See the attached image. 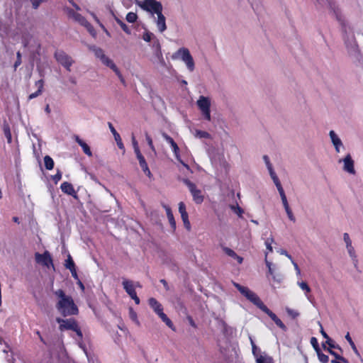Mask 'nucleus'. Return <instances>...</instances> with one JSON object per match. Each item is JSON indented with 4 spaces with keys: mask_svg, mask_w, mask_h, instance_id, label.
<instances>
[{
    "mask_svg": "<svg viewBox=\"0 0 363 363\" xmlns=\"http://www.w3.org/2000/svg\"><path fill=\"white\" fill-rule=\"evenodd\" d=\"M75 141L82 147L84 152L89 157L92 156V152L89 147V145L84 142L82 139L79 138V136H74Z\"/></svg>",
    "mask_w": 363,
    "mask_h": 363,
    "instance_id": "obj_22",
    "label": "nucleus"
},
{
    "mask_svg": "<svg viewBox=\"0 0 363 363\" xmlns=\"http://www.w3.org/2000/svg\"><path fill=\"white\" fill-rule=\"evenodd\" d=\"M255 360L256 363H275L273 358L267 353L263 355H259Z\"/></svg>",
    "mask_w": 363,
    "mask_h": 363,
    "instance_id": "obj_27",
    "label": "nucleus"
},
{
    "mask_svg": "<svg viewBox=\"0 0 363 363\" xmlns=\"http://www.w3.org/2000/svg\"><path fill=\"white\" fill-rule=\"evenodd\" d=\"M42 92H40V91H36L34 93H32L30 94L29 96H28V100H31V99H33L36 97H38L39 95L41 94Z\"/></svg>",
    "mask_w": 363,
    "mask_h": 363,
    "instance_id": "obj_63",
    "label": "nucleus"
},
{
    "mask_svg": "<svg viewBox=\"0 0 363 363\" xmlns=\"http://www.w3.org/2000/svg\"><path fill=\"white\" fill-rule=\"evenodd\" d=\"M323 348L325 351L328 352L330 354L335 357L336 359H338L344 363H348V360L343 357L342 356L339 355L335 352L333 351L330 348H327L325 345H323Z\"/></svg>",
    "mask_w": 363,
    "mask_h": 363,
    "instance_id": "obj_29",
    "label": "nucleus"
},
{
    "mask_svg": "<svg viewBox=\"0 0 363 363\" xmlns=\"http://www.w3.org/2000/svg\"><path fill=\"white\" fill-rule=\"evenodd\" d=\"M274 184L279 193V195L280 196H281L282 195H286L285 193H284V189L280 183V181H278L277 182H274Z\"/></svg>",
    "mask_w": 363,
    "mask_h": 363,
    "instance_id": "obj_53",
    "label": "nucleus"
},
{
    "mask_svg": "<svg viewBox=\"0 0 363 363\" xmlns=\"http://www.w3.org/2000/svg\"><path fill=\"white\" fill-rule=\"evenodd\" d=\"M182 220L184 223V227L188 230H190L191 229V224L189 220V216L187 213H182L181 214Z\"/></svg>",
    "mask_w": 363,
    "mask_h": 363,
    "instance_id": "obj_36",
    "label": "nucleus"
},
{
    "mask_svg": "<svg viewBox=\"0 0 363 363\" xmlns=\"http://www.w3.org/2000/svg\"><path fill=\"white\" fill-rule=\"evenodd\" d=\"M347 254L349 257H350L353 264L354 267H357L358 264V259L357 255L355 251L354 247H353L352 244L347 245L345 246Z\"/></svg>",
    "mask_w": 363,
    "mask_h": 363,
    "instance_id": "obj_19",
    "label": "nucleus"
},
{
    "mask_svg": "<svg viewBox=\"0 0 363 363\" xmlns=\"http://www.w3.org/2000/svg\"><path fill=\"white\" fill-rule=\"evenodd\" d=\"M343 240L345 244V246L347 245L352 244V240L350 239V237L347 233H343Z\"/></svg>",
    "mask_w": 363,
    "mask_h": 363,
    "instance_id": "obj_55",
    "label": "nucleus"
},
{
    "mask_svg": "<svg viewBox=\"0 0 363 363\" xmlns=\"http://www.w3.org/2000/svg\"><path fill=\"white\" fill-rule=\"evenodd\" d=\"M247 300H249L253 304L257 306L259 309L264 305L263 302L260 300L259 296L255 293H254L252 291L250 296L248 297Z\"/></svg>",
    "mask_w": 363,
    "mask_h": 363,
    "instance_id": "obj_24",
    "label": "nucleus"
},
{
    "mask_svg": "<svg viewBox=\"0 0 363 363\" xmlns=\"http://www.w3.org/2000/svg\"><path fill=\"white\" fill-rule=\"evenodd\" d=\"M138 161H139V164H140V167L142 168L143 171L144 172V173L148 177H152V174L148 168V166H147V164L144 158V157H140L139 159H138Z\"/></svg>",
    "mask_w": 363,
    "mask_h": 363,
    "instance_id": "obj_26",
    "label": "nucleus"
},
{
    "mask_svg": "<svg viewBox=\"0 0 363 363\" xmlns=\"http://www.w3.org/2000/svg\"><path fill=\"white\" fill-rule=\"evenodd\" d=\"M92 50L96 57L98 58L104 66L110 68L116 74L123 86H126L125 79L113 60L107 56L101 48L94 47Z\"/></svg>",
    "mask_w": 363,
    "mask_h": 363,
    "instance_id": "obj_3",
    "label": "nucleus"
},
{
    "mask_svg": "<svg viewBox=\"0 0 363 363\" xmlns=\"http://www.w3.org/2000/svg\"><path fill=\"white\" fill-rule=\"evenodd\" d=\"M44 163H45V168L47 169L51 170V169H53V167H54V161H53V160L50 156L46 155L44 157Z\"/></svg>",
    "mask_w": 363,
    "mask_h": 363,
    "instance_id": "obj_32",
    "label": "nucleus"
},
{
    "mask_svg": "<svg viewBox=\"0 0 363 363\" xmlns=\"http://www.w3.org/2000/svg\"><path fill=\"white\" fill-rule=\"evenodd\" d=\"M172 151L174 154V156L176 157V159L184 166L185 167L186 169H189V166L185 164L182 160H181V157H180V155H179V148L178 147L177 145H176L175 146L172 147Z\"/></svg>",
    "mask_w": 363,
    "mask_h": 363,
    "instance_id": "obj_31",
    "label": "nucleus"
},
{
    "mask_svg": "<svg viewBox=\"0 0 363 363\" xmlns=\"http://www.w3.org/2000/svg\"><path fill=\"white\" fill-rule=\"evenodd\" d=\"M152 46L154 48V52H153V56L151 59L152 62L153 63H157L162 67L166 66V62L164 61V59L163 57V55H162V53L161 51V47H160V43L157 40H155L153 43Z\"/></svg>",
    "mask_w": 363,
    "mask_h": 363,
    "instance_id": "obj_13",
    "label": "nucleus"
},
{
    "mask_svg": "<svg viewBox=\"0 0 363 363\" xmlns=\"http://www.w3.org/2000/svg\"><path fill=\"white\" fill-rule=\"evenodd\" d=\"M62 179V173L60 170H57V174L52 177V180L57 184Z\"/></svg>",
    "mask_w": 363,
    "mask_h": 363,
    "instance_id": "obj_57",
    "label": "nucleus"
},
{
    "mask_svg": "<svg viewBox=\"0 0 363 363\" xmlns=\"http://www.w3.org/2000/svg\"><path fill=\"white\" fill-rule=\"evenodd\" d=\"M286 311L287 314L293 318H296V317H298L299 315V313L297 311L291 309L289 307L286 308Z\"/></svg>",
    "mask_w": 363,
    "mask_h": 363,
    "instance_id": "obj_45",
    "label": "nucleus"
},
{
    "mask_svg": "<svg viewBox=\"0 0 363 363\" xmlns=\"http://www.w3.org/2000/svg\"><path fill=\"white\" fill-rule=\"evenodd\" d=\"M55 57L67 71H71L70 67L74 63V60L70 56L63 51H57L55 53Z\"/></svg>",
    "mask_w": 363,
    "mask_h": 363,
    "instance_id": "obj_11",
    "label": "nucleus"
},
{
    "mask_svg": "<svg viewBox=\"0 0 363 363\" xmlns=\"http://www.w3.org/2000/svg\"><path fill=\"white\" fill-rule=\"evenodd\" d=\"M297 285L300 287V289L304 292V294L308 300L310 301V297L308 294L311 293V289L310 286L306 281H297Z\"/></svg>",
    "mask_w": 363,
    "mask_h": 363,
    "instance_id": "obj_25",
    "label": "nucleus"
},
{
    "mask_svg": "<svg viewBox=\"0 0 363 363\" xmlns=\"http://www.w3.org/2000/svg\"><path fill=\"white\" fill-rule=\"evenodd\" d=\"M65 11L69 18L72 19L74 21L78 23L81 26L85 27L87 31L93 36H96V32L95 31L93 26L86 21V19L82 16L80 13L74 11L73 9L69 8H65Z\"/></svg>",
    "mask_w": 363,
    "mask_h": 363,
    "instance_id": "obj_5",
    "label": "nucleus"
},
{
    "mask_svg": "<svg viewBox=\"0 0 363 363\" xmlns=\"http://www.w3.org/2000/svg\"><path fill=\"white\" fill-rule=\"evenodd\" d=\"M65 267L69 270L75 268L74 262L72 260V257L70 255H68V257L66 260Z\"/></svg>",
    "mask_w": 363,
    "mask_h": 363,
    "instance_id": "obj_41",
    "label": "nucleus"
},
{
    "mask_svg": "<svg viewBox=\"0 0 363 363\" xmlns=\"http://www.w3.org/2000/svg\"><path fill=\"white\" fill-rule=\"evenodd\" d=\"M17 60L16 61L14 64V68L16 69L17 67H18L21 64V55L20 52H18L17 54Z\"/></svg>",
    "mask_w": 363,
    "mask_h": 363,
    "instance_id": "obj_59",
    "label": "nucleus"
},
{
    "mask_svg": "<svg viewBox=\"0 0 363 363\" xmlns=\"http://www.w3.org/2000/svg\"><path fill=\"white\" fill-rule=\"evenodd\" d=\"M267 169L269 171L270 177H271L272 179L273 180L274 183L279 181L278 177L277 176L276 173L274 172V171L273 169V167Z\"/></svg>",
    "mask_w": 363,
    "mask_h": 363,
    "instance_id": "obj_49",
    "label": "nucleus"
},
{
    "mask_svg": "<svg viewBox=\"0 0 363 363\" xmlns=\"http://www.w3.org/2000/svg\"><path fill=\"white\" fill-rule=\"evenodd\" d=\"M172 151L174 154V156L176 157V159L184 166L185 167L186 169H189V166L185 164L182 160H181V157H180V155H179V148L178 147L177 145H176L175 146L172 147Z\"/></svg>",
    "mask_w": 363,
    "mask_h": 363,
    "instance_id": "obj_30",
    "label": "nucleus"
},
{
    "mask_svg": "<svg viewBox=\"0 0 363 363\" xmlns=\"http://www.w3.org/2000/svg\"><path fill=\"white\" fill-rule=\"evenodd\" d=\"M4 134H5V136L7 139V142L9 143H11V140H12V138H11V131H10V129L9 127H5L4 128Z\"/></svg>",
    "mask_w": 363,
    "mask_h": 363,
    "instance_id": "obj_48",
    "label": "nucleus"
},
{
    "mask_svg": "<svg viewBox=\"0 0 363 363\" xmlns=\"http://www.w3.org/2000/svg\"><path fill=\"white\" fill-rule=\"evenodd\" d=\"M171 58L173 60H181L183 62L189 72L194 71L195 62L188 48L184 47L179 48L172 55Z\"/></svg>",
    "mask_w": 363,
    "mask_h": 363,
    "instance_id": "obj_4",
    "label": "nucleus"
},
{
    "mask_svg": "<svg viewBox=\"0 0 363 363\" xmlns=\"http://www.w3.org/2000/svg\"><path fill=\"white\" fill-rule=\"evenodd\" d=\"M274 322L279 328H281L282 329H285L286 328V326L284 325V324L282 323V321L279 318L277 319H276Z\"/></svg>",
    "mask_w": 363,
    "mask_h": 363,
    "instance_id": "obj_64",
    "label": "nucleus"
},
{
    "mask_svg": "<svg viewBox=\"0 0 363 363\" xmlns=\"http://www.w3.org/2000/svg\"><path fill=\"white\" fill-rule=\"evenodd\" d=\"M129 316H130V319L133 321H134L137 325L140 324V323L138 320L137 313L131 308H130V309H129Z\"/></svg>",
    "mask_w": 363,
    "mask_h": 363,
    "instance_id": "obj_44",
    "label": "nucleus"
},
{
    "mask_svg": "<svg viewBox=\"0 0 363 363\" xmlns=\"http://www.w3.org/2000/svg\"><path fill=\"white\" fill-rule=\"evenodd\" d=\"M183 182L189 188L194 201L198 204L201 203L203 201V196L201 190L198 189L196 185L187 179H184Z\"/></svg>",
    "mask_w": 363,
    "mask_h": 363,
    "instance_id": "obj_12",
    "label": "nucleus"
},
{
    "mask_svg": "<svg viewBox=\"0 0 363 363\" xmlns=\"http://www.w3.org/2000/svg\"><path fill=\"white\" fill-rule=\"evenodd\" d=\"M60 189L62 191L64 192L65 194L73 196L74 198L77 197L74 187L70 183L67 182H63L60 186Z\"/></svg>",
    "mask_w": 363,
    "mask_h": 363,
    "instance_id": "obj_20",
    "label": "nucleus"
},
{
    "mask_svg": "<svg viewBox=\"0 0 363 363\" xmlns=\"http://www.w3.org/2000/svg\"><path fill=\"white\" fill-rule=\"evenodd\" d=\"M126 21L129 23H134L136 21L137 18H138V16L134 12H129L127 15H126Z\"/></svg>",
    "mask_w": 363,
    "mask_h": 363,
    "instance_id": "obj_40",
    "label": "nucleus"
},
{
    "mask_svg": "<svg viewBox=\"0 0 363 363\" xmlns=\"http://www.w3.org/2000/svg\"><path fill=\"white\" fill-rule=\"evenodd\" d=\"M156 15L157 19H155V22L157 24V27L158 28V30L160 33H162L167 29L166 18L162 14V11Z\"/></svg>",
    "mask_w": 363,
    "mask_h": 363,
    "instance_id": "obj_18",
    "label": "nucleus"
},
{
    "mask_svg": "<svg viewBox=\"0 0 363 363\" xmlns=\"http://www.w3.org/2000/svg\"><path fill=\"white\" fill-rule=\"evenodd\" d=\"M267 255L268 252H266L264 262L268 268V274L272 277L273 281L280 284L283 279V276L277 271L276 265L267 259Z\"/></svg>",
    "mask_w": 363,
    "mask_h": 363,
    "instance_id": "obj_10",
    "label": "nucleus"
},
{
    "mask_svg": "<svg viewBox=\"0 0 363 363\" xmlns=\"http://www.w3.org/2000/svg\"><path fill=\"white\" fill-rule=\"evenodd\" d=\"M179 212L180 214L187 213L186 211V206L184 202H179Z\"/></svg>",
    "mask_w": 363,
    "mask_h": 363,
    "instance_id": "obj_58",
    "label": "nucleus"
},
{
    "mask_svg": "<svg viewBox=\"0 0 363 363\" xmlns=\"http://www.w3.org/2000/svg\"><path fill=\"white\" fill-rule=\"evenodd\" d=\"M233 284L240 291V293L242 295H243L244 296H245V294L250 290L249 288H247L246 286H241L240 284H238L236 282L233 281Z\"/></svg>",
    "mask_w": 363,
    "mask_h": 363,
    "instance_id": "obj_34",
    "label": "nucleus"
},
{
    "mask_svg": "<svg viewBox=\"0 0 363 363\" xmlns=\"http://www.w3.org/2000/svg\"><path fill=\"white\" fill-rule=\"evenodd\" d=\"M30 1L32 4L33 8L35 9H38L42 2V0H30Z\"/></svg>",
    "mask_w": 363,
    "mask_h": 363,
    "instance_id": "obj_60",
    "label": "nucleus"
},
{
    "mask_svg": "<svg viewBox=\"0 0 363 363\" xmlns=\"http://www.w3.org/2000/svg\"><path fill=\"white\" fill-rule=\"evenodd\" d=\"M194 136L198 138H210L211 135L206 132L200 130H196L194 133Z\"/></svg>",
    "mask_w": 363,
    "mask_h": 363,
    "instance_id": "obj_35",
    "label": "nucleus"
},
{
    "mask_svg": "<svg viewBox=\"0 0 363 363\" xmlns=\"http://www.w3.org/2000/svg\"><path fill=\"white\" fill-rule=\"evenodd\" d=\"M338 162L343 163L342 169L345 172L351 174H355V169L354 167V162L350 154H347L343 159L339 160Z\"/></svg>",
    "mask_w": 363,
    "mask_h": 363,
    "instance_id": "obj_15",
    "label": "nucleus"
},
{
    "mask_svg": "<svg viewBox=\"0 0 363 363\" xmlns=\"http://www.w3.org/2000/svg\"><path fill=\"white\" fill-rule=\"evenodd\" d=\"M138 6L152 14H157L162 11V5L157 0H144L143 2H138Z\"/></svg>",
    "mask_w": 363,
    "mask_h": 363,
    "instance_id": "obj_8",
    "label": "nucleus"
},
{
    "mask_svg": "<svg viewBox=\"0 0 363 363\" xmlns=\"http://www.w3.org/2000/svg\"><path fill=\"white\" fill-rule=\"evenodd\" d=\"M117 23L120 25L121 28L123 30L124 32H125L127 34H130V28L124 23L123 21H121L119 19L116 20Z\"/></svg>",
    "mask_w": 363,
    "mask_h": 363,
    "instance_id": "obj_47",
    "label": "nucleus"
},
{
    "mask_svg": "<svg viewBox=\"0 0 363 363\" xmlns=\"http://www.w3.org/2000/svg\"><path fill=\"white\" fill-rule=\"evenodd\" d=\"M123 286L125 292L130 296V297L134 300L136 304L140 303V298L138 297L135 290V285L133 281L123 279L122 282Z\"/></svg>",
    "mask_w": 363,
    "mask_h": 363,
    "instance_id": "obj_14",
    "label": "nucleus"
},
{
    "mask_svg": "<svg viewBox=\"0 0 363 363\" xmlns=\"http://www.w3.org/2000/svg\"><path fill=\"white\" fill-rule=\"evenodd\" d=\"M148 303L150 306L159 315V317L162 320V321L164 322L169 328L174 329L172 322L167 316V315L163 313V308L162 305L155 298H149Z\"/></svg>",
    "mask_w": 363,
    "mask_h": 363,
    "instance_id": "obj_6",
    "label": "nucleus"
},
{
    "mask_svg": "<svg viewBox=\"0 0 363 363\" xmlns=\"http://www.w3.org/2000/svg\"><path fill=\"white\" fill-rule=\"evenodd\" d=\"M274 242V239L272 238H268L265 242V245L267 249V250L270 252L273 251V248L272 246V243Z\"/></svg>",
    "mask_w": 363,
    "mask_h": 363,
    "instance_id": "obj_52",
    "label": "nucleus"
},
{
    "mask_svg": "<svg viewBox=\"0 0 363 363\" xmlns=\"http://www.w3.org/2000/svg\"><path fill=\"white\" fill-rule=\"evenodd\" d=\"M223 252L229 257H232L233 259H235L238 264H242L243 262V258L240 256H239L234 250L232 249L224 247L223 248Z\"/></svg>",
    "mask_w": 363,
    "mask_h": 363,
    "instance_id": "obj_21",
    "label": "nucleus"
},
{
    "mask_svg": "<svg viewBox=\"0 0 363 363\" xmlns=\"http://www.w3.org/2000/svg\"><path fill=\"white\" fill-rule=\"evenodd\" d=\"M233 284L240 291V293L242 295H243L244 296H245V294L250 290L249 288H247L246 286H241L240 284H238L236 282L233 281Z\"/></svg>",
    "mask_w": 363,
    "mask_h": 363,
    "instance_id": "obj_33",
    "label": "nucleus"
},
{
    "mask_svg": "<svg viewBox=\"0 0 363 363\" xmlns=\"http://www.w3.org/2000/svg\"><path fill=\"white\" fill-rule=\"evenodd\" d=\"M196 104L201 111L204 118L208 121L211 120V100L208 97L201 96L196 101Z\"/></svg>",
    "mask_w": 363,
    "mask_h": 363,
    "instance_id": "obj_9",
    "label": "nucleus"
},
{
    "mask_svg": "<svg viewBox=\"0 0 363 363\" xmlns=\"http://www.w3.org/2000/svg\"><path fill=\"white\" fill-rule=\"evenodd\" d=\"M35 261L43 266L49 267L50 265H52V260L51 256L48 252H45L43 254L38 252L35 255Z\"/></svg>",
    "mask_w": 363,
    "mask_h": 363,
    "instance_id": "obj_16",
    "label": "nucleus"
},
{
    "mask_svg": "<svg viewBox=\"0 0 363 363\" xmlns=\"http://www.w3.org/2000/svg\"><path fill=\"white\" fill-rule=\"evenodd\" d=\"M284 210L286 213V215L289 218V219L292 221V222H295L296 221V218L292 212V210L291 209L290 206H288V207H285L284 208Z\"/></svg>",
    "mask_w": 363,
    "mask_h": 363,
    "instance_id": "obj_42",
    "label": "nucleus"
},
{
    "mask_svg": "<svg viewBox=\"0 0 363 363\" xmlns=\"http://www.w3.org/2000/svg\"><path fill=\"white\" fill-rule=\"evenodd\" d=\"M267 169L269 171L270 177H271L272 179L273 180L274 183L279 181L278 177L277 176L276 173L274 172V171L273 169V167Z\"/></svg>",
    "mask_w": 363,
    "mask_h": 363,
    "instance_id": "obj_50",
    "label": "nucleus"
},
{
    "mask_svg": "<svg viewBox=\"0 0 363 363\" xmlns=\"http://www.w3.org/2000/svg\"><path fill=\"white\" fill-rule=\"evenodd\" d=\"M252 354L254 355V357H255V359H257V357H259V355H263L264 354H266V352H262L259 348H258L256 345L255 344V342H252Z\"/></svg>",
    "mask_w": 363,
    "mask_h": 363,
    "instance_id": "obj_37",
    "label": "nucleus"
},
{
    "mask_svg": "<svg viewBox=\"0 0 363 363\" xmlns=\"http://www.w3.org/2000/svg\"><path fill=\"white\" fill-rule=\"evenodd\" d=\"M162 135L163 138L170 145L172 148V147H174L177 145V143L174 141V140L170 136H169L167 134H166L165 133H162Z\"/></svg>",
    "mask_w": 363,
    "mask_h": 363,
    "instance_id": "obj_43",
    "label": "nucleus"
},
{
    "mask_svg": "<svg viewBox=\"0 0 363 363\" xmlns=\"http://www.w3.org/2000/svg\"><path fill=\"white\" fill-rule=\"evenodd\" d=\"M90 15L93 17L94 21L100 26L101 28H104V25L100 22L99 19L97 18V16L95 15L93 12H89Z\"/></svg>",
    "mask_w": 363,
    "mask_h": 363,
    "instance_id": "obj_61",
    "label": "nucleus"
},
{
    "mask_svg": "<svg viewBox=\"0 0 363 363\" xmlns=\"http://www.w3.org/2000/svg\"><path fill=\"white\" fill-rule=\"evenodd\" d=\"M311 343L313 345V347L314 350H315V352L320 350V347L318 346V341H317V339L315 337H312L311 339Z\"/></svg>",
    "mask_w": 363,
    "mask_h": 363,
    "instance_id": "obj_56",
    "label": "nucleus"
},
{
    "mask_svg": "<svg viewBox=\"0 0 363 363\" xmlns=\"http://www.w3.org/2000/svg\"><path fill=\"white\" fill-rule=\"evenodd\" d=\"M345 339L347 340V341L348 342V343L350 344L352 350H353L354 353L358 357H361V355H360V353L359 352L354 342H353V340H352L351 337H350V335L349 333H347V334L345 335Z\"/></svg>",
    "mask_w": 363,
    "mask_h": 363,
    "instance_id": "obj_28",
    "label": "nucleus"
},
{
    "mask_svg": "<svg viewBox=\"0 0 363 363\" xmlns=\"http://www.w3.org/2000/svg\"><path fill=\"white\" fill-rule=\"evenodd\" d=\"M329 137L335 147V152L339 153L340 152V149L344 148L341 139L334 130H330L329 132Z\"/></svg>",
    "mask_w": 363,
    "mask_h": 363,
    "instance_id": "obj_17",
    "label": "nucleus"
},
{
    "mask_svg": "<svg viewBox=\"0 0 363 363\" xmlns=\"http://www.w3.org/2000/svg\"><path fill=\"white\" fill-rule=\"evenodd\" d=\"M154 37L153 33L146 32L143 34V39L146 42H150Z\"/></svg>",
    "mask_w": 363,
    "mask_h": 363,
    "instance_id": "obj_54",
    "label": "nucleus"
},
{
    "mask_svg": "<svg viewBox=\"0 0 363 363\" xmlns=\"http://www.w3.org/2000/svg\"><path fill=\"white\" fill-rule=\"evenodd\" d=\"M337 20L338 21L341 26L342 31L345 35V43L348 52L350 55H356L359 52L358 45L353 36L351 39H350L348 36L352 30L351 24L342 16H337Z\"/></svg>",
    "mask_w": 363,
    "mask_h": 363,
    "instance_id": "obj_2",
    "label": "nucleus"
},
{
    "mask_svg": "<svg viewBox=\"0 0 363 363\" xmlns=\"http://www.w3.org/2000/svg\"><path fill=\"white\" fill-rule=\"evenodd\" d=\"M145 138H146L147 144H148L149 147H150V149L152 150V151L155 152V147L153 145L152 140V138H150V136L147 133H145Z\"/></svg>",
    "mask_w": 363,
    "mask_h": 363,
    "instance_id": "obj_51",
    "label": "nucleus"
},
{
    "mask_svg": "<svg viewBox=\"0 0 363 363\" xmlns=\"http://www.w3.org/2000/svg\"><path fill=\"white\" fill-rule=\"evenodd\" d=\"M163 207L164 208V209L166 211L167 216L168 220L169 222V224H170L172 228L174 230L176 229V222H175L174 216L172 214V212L171 211V208L167 205H164Z\"/></svg>",
    "mask_w": 363,
    "mask_h": 363,
    "instance_id": "obj_23",
    "label": "nucleus"
},
{
    "mask_svg": "<svg viewBox=\"0 0 363 363\" xmlns=\"http://www.w3.org/2000/svg\"><path fill=\"white\" fill-rule=\"evenodd\" d=\"M57 322L60 324L59 328L60 330H72L76 332L77 335L79 337H82V331L80 330L76 320L72 318L69 319H62L60 318H57L56 319Z\"/></svg>",
    "mask_w": 363,
    "mask_h": 363,
    "instance_id": "obj_7",
    "label": "nucleus"
},
{
    "mask_svg": "<svg viewBox=\"0 0 363 363\" xmlns=\"http://www.w3.org/2000/svg\"><path fill=\"white\" fill-rule=\"evenodd\" d=\"M55 294L59 299L56 308L62 315L67 316L78 313V308L70 296L66 295L62 289L57 290Z\"/></svg>",
    "mask_w": 363,
    "mask_h": 363,
    "instance_id": "obj_1",
    "label": "nucleus"
},
{
    "mask_svg": "<svg viewBox=\"0 0 363 363\" xmlns=\"http://www.w3.org/2000/svg\"><path fill=\"white\" fill-rule=\"evenodd\" d=\"M35 86L38 87V91L40 90V92H42L43 89V81L42 79L37 81L35 82Z\"/></svg>",
    "mask_w": 363,
    "mask_h": 363,
    "instance_id": "obj_62",
    "label": "nucleus"
},
{
    "mask_svg": "<svg viewBox=\"0 0 363 363\" xmlns=\"http://www.w3.org/2000/svg\"><path fill=\"white\" fill-rule=\"evenodd\" d=\"M230 208L239 216L241 217L243 213V210L238 206H230Z\"/></svg>",
    "mask_w": 363,
    "mask_h": 363,
    "instance_id": "obj_46",
    "label": "nucleus"
},
{
    "mask_svg": "<svg viewBox=\"0 0 363 363\" xmlns=\"http://www.w3.org/2000/svg\"><path fill=\"white\" fill-rule=\"evenodd\" d=\"M318 359L322 363H327L329 361V357L328 355L323 354L320 350L316 352Z\"/></svg>",
    "mask_w": 363,
    "mask_h": 363,
    "instance_id": "obj_39",
    "label": "nucleus"
},
{
    "mask_svg": "<svg viewBox=\"0 0 363 363\" xmlns=\"http://www.w3.org/2000/svg\"><path fill=\"white\" fill-rule=\"evenodd\" d=\"M263 312L266 313L273 321L278 318V317L272 312L264 304L260 308Z\"/></svg>",
    "mask_w": 363,
    "mask_h": 363,
    "instance_id": "obj_38",
    "label": "nucleus"
}]
</instances>
